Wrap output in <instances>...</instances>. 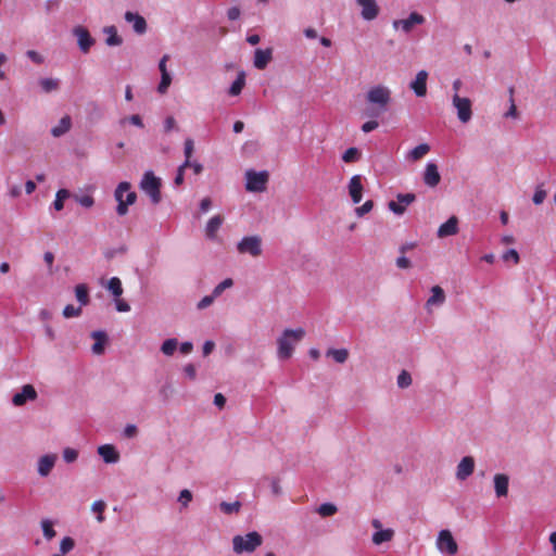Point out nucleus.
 I'll list each match as a JSON object with an SVG mask.
<instances>
[{
  "mask_svg": "<svg viewBox=\"0 0 556 556\" xmlns=\"http://www.w3.org/2000/svg\"><path fill=\"white\" fill-rule=\"evenodd\" d=\"M305 336L306 331L302 327L283 329L276 339L278 359L287 361L291 358L298 344Z\"/></svg>",
  "mask_w": 556,
  "mask_h": 556,
  "instance_id": "1",
  "label": "nucleus"
},
{
  "mask_svg": "<svg viewBox=\"0 0 556 556\" xmlns=\"http://www.w3.org/2000/svg\"><path fill=\"white\" fill-rule=\"evenodd\" d=\"M365 100L375 115L384 113L392 103V90L383 84L372 85L366 91Z\"/></svg>",
  "mask_w": 556,
  "mask_h": 556,
  "instance_id": "2",
  "label": "nucleus"
},
{
  "mask_svg": "<svg viewBox=\"0 0 556 556\" xmlns=\"http://www.w3.org/2000/svg\"><path fill=\"white\" fill-rule=\"evenodd\" d=\"M263 544V536L256 532L251 531L244 535H235L232 538V549L236 554L253 553Z\"/></svg>",
  "mask_w": 556,
  "mask_h": 556,
  "instance_id": "3",
  "label": "nucleus"
},
{
  "mask_svg": "<svg viewBox=\"0 0 556 556\" xmlns=\"http://www.w3.org/2000/svg\"><path fill=\"white\" fill-rule=\"evenodd\" d=\"M114 198L117 201L116 212L119 216H124L128 212V206L132 205L137 200L136 192L130 190V184L123 181L115 189Z\"/></svg>",
  "mask_w": 556,
  "mask_h": 556,
  "instance_id": "4",
  "label": "nucleus"
},
{
  "mask_svg": "<svg viewBox=\"0 0 556 556\" xmlns=\"http://www.w3.org/2000/svg\"><path fill=\"white\" fill-rule=\"evenodd\" d=\"M435 548L443 556H455L458 553V544L451 530L442 529L438 532Z\"/></svg>",
  "mask_w": 556,
  "mask_h": 556,
  "instance_id": "5",
  "label": "nucleus"
},
{
  "mask_svg": "<svg viewBox=\"0 0 556 556\" xmlns=\"http://www.w3.org/2000/svg\"><path fill=\"white\" fill-rule=\"evenodd\" d=\"M160 188L161 179L152 172H146L140 182V189L150 197L153 204H157L161 201Z\"/></svg>",
  "mask_w": 556,
  "mask_h": 556,
  "instance_id": "6",
  "label": "nucleus"
},
{
  "mask_svg": "<svg viewBox=\"0 0 556 556\" xmlns=\"http://www.w3.org/2000/svg\"><path fill=\"white\" fill-rule=\"evenodd\" d=\"M426 17L417 11H413L405 18H397L392 22V28L405 35L410 34L416 26L422 25Z\"/></svg>",
  "mask_w": 556,
  "mask_h": 556,
  "instance_id": "7",
  "label": "nucleus"
},
{
  "mask_svg": "<svg viewBox=\"0 0 556 556\" xmlns=\"http://www.w3.org/2000/svg\"><path fill=\"white\" fill-rule=\"evenodd\" d=\"M452 105L455 109L457 118L462 124H467L471 121L473 115L472 101L468 97L452 94Z\"/></svg>",
  "mask_w": 556,
  "mask_h": 556,
  "instance_id": "8",
  "label": "nucleus"
},
{
  "mask_svg": "<svg viewBox=\"0 0 556 556\" xmlns=\"http://www.w3.org/2000/svg\"><path fill=\"white\" fill-rule=\"evenodd\" d=\"M268 172H255L249 169L245 172V189L249 192H263L266 189L268 182Z\"/></svg>",
  "mask_w": 556,
  "mask_h": 556,
  "instance_id": "9",
  "label": "nucleus"
},
{
  "mask_svg": "<svg viewBox=\"0 0 556 556\" xmlns=\"http://www.w3.org/2000/svg\"><path fill=\"white\" fill-rule=\"evenodd\" d=\"M237 250L240 254H249L252 257H258L262 252V238L257 235L243 237L237 243Z\"/></svg>",
  "mask_w": 556,
  "mask_h": 556,
  "instance_id": "10",
  "label": "nucleus"
},
{
  "mask_svg": "<svg viewBox=\"0 0 556 556\" xmlns=\"http://www.w3.org/2000/svg\"><path fill=\"white\" fill-rule=\"evenodd\" d=\"M359 16L365 22L377 20L381 13L378 0H355Z\"/></svg>",
  "mask_w": 556,
  "mask_h": 556,
  "instance_id": "11",
  "label": "nucleus"
},
{
  "mask_svg": "<svg viewBox=\"0 0 556 556\" xmlns=\"http://www.w3.org/2000/svg\"><path fill=\"white\" fill-rule=\"evenodd\" d=\"M370 525L375 530L371 535V542L374 545L379 546L383 543L391 542L394 539L395 531L392 528H383V525L379 519H371Z\"/></svg>",
  "mask_w": 556,
  "mask_h": 556,
  "instance_id": "12",
  "label": "nucleus"
},
{
  "mask_svg": "<svg viewBox=\"0 0 556 556\" xmlns=\"http://www.w3.org/2000/svg\"><path fill=\"white\" fill-rule=\"evenodd\" d=\"M58 454L46 453L38 457L36 462V471L40 478H47L51 475L53 468L58 463Z\"/></svg>",
  "mask_w": 556,
  "mask_h": 556,
  "instance_id": "13",
  "label": "nucleus"
},
{
  "mask_svg": "<svg viewBox=\"0 0 556 556\" xmlns=\"http://www.w3.org/2000/svg\"><path fill=\"white\" fill-rule=\"evenodd\" d=\"M73 34L76 37L77 45L83 53H88L91 47L96 43L94 38L84 26L74 27Z\"/></svg>",
  "mask_w": 556,
  "mask_h": 556,
  "instance_id": "14",
  "label": "nucleus"
},
{
  "mask_svg": "<svg viewBox=\"0 0 556 556\" xmlns=\"http://www.w3.org/2000/svg\"><path fill=\"white\" fill-rule=\"evenodd\" d=\"M416 199L414 193H400L396 195V201H390L388 207L395 215H403L406 207L412 204Z\"/></svg>",
  "mask_w": 556,
  "mask_h": 556,
  "instance_id": "15",
  "label": "nucleus"
},
{
  "mask_svg": "<svg viewBox=\"0 0 556 556\" xmlns=\"http://www.w3.org/2000/svg\"><path fill=\"white\" fill-rule=\"evenodd\" d=\"M476 463L472 456L463 457L456 466L455 477L458 481L467 480L475 471Z\"/></svg>",
  "mask_w": 556,
  "mask_h": 556,
  "instance_id": "16",
  "label": "nucleus"
},
{
  "mask_svg": "<svg viewBox=\"0 0 556 556\" xmlns=\"http://www.w3.org/2000/svg\"><path fill=\"white\" fill-rule=\"evenodd\" d=\"M97 453L108 465L117 464L121 460V454L113 444L99 445L97 447Z\"/></svg>",
  "mask_w": 556,
  "mask_h": 556,
  "instance_id": "17",
  "label": "nucleus"
},
{
  "mask_svg": "<svg viewBox=\"0 0 556 556\" xmlns=\"http://www.w3.org/2000/svg\"><path fill=\"white\" fill-rule=\"evenodd\" d=\"M37 399V391L31 384H25L21 391L16 392L12 397V404L14 406H23L28 401H35Z\"/></svg>",
  "mask_w": 556,
  "mask_h": 556,
  "instance_id": "18",
  "label": "nucleus"
},
{
  "mask_svg": "<svg viewBox=\"0 0 556 556\" xmlns=\"http://www.w3.org/2000/svg\"><path fill=\"white\" fill-rule=\"evenodd\" d=\"M422 179L426 186L430 188L437 187L441 181L438 165L434 162H428L425 166Z\"/></svg>",
  "mask_w": 556,
  "mask_h": 556,
  "instance_id": "19",
  "label": "nucleus"
},
{
  "mask_svg": "<svg viewBox=\"0 0 556 556\" xmlns=\"http://www.w3.org/2000/svg\"><path fill=\"white\" fill-rule=\"evenodd\" d=\"M349 195L354 204L362 201L363 198V177L361 175H354L351 177L348 184Z\"/></svg>",
  "mask_w": 556,
  "mask_h": 556,
  "instance_id": "20",
  "label": "nucleus"
},
{
  "mask_svg": "<svg viewBox=\"0 0 556 556\" xmlns=\"http://www.w3.org/2000/svg\"><path fill=\"white\" fill-rule=\"evenodd\" d=\"M430 296L426 302V309L431 312L434 307L442 306L446 301V295L444 290L440 286H433L430 289Z\"/></svg>",
  "mask_w": 556,
  "mask_h": 556,
  "instance_id": "21",
  "label": "nucleus"
},
{
  "mask_svg": "<svg viewBox=\"0 0 556 556\" xmlns=\"http://www.w3.org/2000/svg\"><path fill=\"white\" fill-rule=\"evenodd\" d=\"M427 79L428 73L426 71H419L416 74L414 80L410 81L409 87L417 97H425L427 93Z\"/></svg>",
  "mask_w": 556,
  "mask_h": 556,
  "instance_id": "22",
  "label": "nucleus"
},
{
  "mask_svg": "<svg viewBox=\"0 0 556 556\" xmlns=\"http://www.w3.org/2000/svg\"><path fill=\"white\" fill-rule=\"evenodd\" d=\"M124 17L127 23L131 24L135 33L142 35L147 31V22L140 14L127 11Z\"/></svg>",
  "mask_w": 556,
  "mask_h": 556,
  "instance_id": "23",
  "label": "nucleus"
},
{
  "mask_svg": "<svg viewBox=\"0 0 556 556\" xmlns=\"http://www.w3.org/2000/svg\"><path fill=\"white\" fill-rule=\"evenodd\" d=\"M458 230V218L456 216H451L439 227L437 235L439 238H446L456 235Z\"/></svg>",
  "mask_w": 556,
  "mask_h": 556,
  "instance_id": "24",
  "label": "nucleus"
},
{
  "mask_svg": "<svg viewBox=\"0 0 556 556\" xmlns=\"http://www.w3.org/2000/svg\"><path fill=\"white\" fill-rule=\"evenodd\" d=\"M271 60L273 50L270 48L255 50L253 64L257 70H264Z\"/></svg>",
  "mask_w": 556,
  "mask_h": 556,
  "instance_id": "25",
  "label": "nucleus"
},
{
  "mask_svg": "<svg viewBox=\"0 0 556 556\" xmlns=\"http://www.w3.org/2000/svg\"><path fill=\"white\" fill-rule=\"evenodd\" d=\"M493 484L497 497H504L508 494L509 477L505 473H496L493 477Z\"/></svg>",
  "mask_w": 556,
  "mask_h": 556,
  "instance_id": "26",
  "label": "nucleus"
},
{
  "mask_svg": "<svg viewBox=\"0 0 556 556\" xmlns=\"http://www.w3.org/2000/svg\"><path fill=\"white\" fill-rule=\"evenodd\" d=\"M102 33L105 35V45L108 47H119L123 45L124 40L118 35L117 28L114 25L103 27Z\"/></svg>",
  "mask_w": 556,
  "mask_h": 556,
  "instance_id": "27",
  "label": "nucleus"
},
{
  "mask_svg": "<svg viewBox=\"0 0 556 556\" xmlns=\"http://www.w3.org/2000/svg\"><path fill=\"white\" fill-rule=\"evenodd\" d=\"M430 149L428 143H420L407 152L405 160L408 162H417L425 157L430 152Z\"/></svg>",
  "mask_w": 556,
  "mask_h": 556,
  "instance_id": "28",
  "label": "nucleus"
},
{
  "mask_svg": "<svg viewBox=\"0 0 556 556\" xmlns=\"http://www.w3.org/2000/svg\"><path fill=\"white\" fill-rule=\"evenodd\" d=\"M92 339H94V343L91 346V351L96 355H101L104 353L105 344L108 342V336L104 331H93L91 333Z\"/></svg>",
  "mask_w": 556,
  "mask_h": 556,
  "instance_id": "29",
  "label": "nucleus"
},
{
  "mask_svg": "<svg viewBox=\"0 0 556 556\" xmlns=\"http://www.w3.org/2000/svg\"><path fill=\"white\" fill-rule=\"evenodd\" d=\"M224 218L220 215H215L208 219L205 226V236L210 240L216 238L217 231L222 227Z\"/></svg>",
  "mask_w": 556,
  "mask_h": 556,
  "instance_id": "30",
  "label": "nucleus"
},
{
  "mask_svg": "<svg viewBox=\"0 0 556 556\" xmlns=\"http://www.w3.org/2000/svg\"><path fill=\"white\" fill-rule=\"evenodd\" d=\"M244 86H245V73L243 71H240L237 75V78L230 85V87L228 89V94L231 97L239 96L242 92Z\"/></svg>",
  "mask_w": 556,
  "mask_h": 556,
  "instance_id": "31",
  "label": "nucleus"
},
{
  "mask_svg": "<svg viewBox=\"0 0 556 556\" xmlns=\"http://www.w3.org/2000/svg\"><path fill=\"white\" fill-rule=\"evenodd\" d=\"M348 349H329L326 352V356L331 357L338 364H344L349 358Z\"/></svg>",
  "mask_w": 556,
  "mask_h": 556,
  "instance_id": "32",
  "label": "nucleus"
},
{
  "mask_svg": "<svg viewBox=\"0 0 556 556\" xmlns=\"http://www.w3.org/2000/svg\"><path fill=\"white\" fill-rule=\"evenodd\" d=\"M75 296L81 307L88 305L90 301L88 287L85 283L77 285L75 287Z\"/></svg>",
  "mask_w": 556,
  "mask_h": 556,
  "instance_id": "33",
  "label": "nucleus"
},
{
  "mask_svg": "<svg viewBox=\"0 0 556 556\" xmlns=\"http://www.w3.org/2000/svg\"><path fill=\"white\" fill-rule=\"evenodd\" d=\"M105 288L112 293L114 298H119L123 294L122 281L118 277H112Z\"/></svg>",
  "mask_w": 556,
  "mask_h": 556,
  "instance_id": "34",
  "label": "nucleus"
},
{
  "mask_svg": "<svg viewBox=\"0 0 556 556\" xmlns=\"http://www.w3.org/2000/svg\"><path fill=\"white\" fill-rule=\"evenodd\" d=\"M39 86L43 92L49 93L59 89L60 80L58 78H41L39 80Z\"/></svg>",
  "mask_w": 556,
  "mask_h": 556,
  "instance_id": "35",
  "label": "nucleus"
},
{
  "mask_svg": "<svg viewBox=\"0 0 556 556\" xmlns=\"http://www.w3.org/2000/svg\"><path fill=\"white\" fill-rule=\"evenodd\" d=\"M40 526L46 540L50 541L56 535V532L54 530V522L52 520L42 519Z\"/></svg>",
  "mask_w": 556,
  "mask_h": 556,
  "instance_id": "36",
  "label": "nucleus"
},
{
  "mask_svg": "<svg viewBox=\"0 0 556 556\" xmlns=\"http://www.w3.org/2000/svg\"><path fill=\"white\" fill-rule=\"evenodd\" d=\"M178 348V340L175 338L166 339L161 345V352L165 356H172Z\"/></svg>",
  "mask_w": 556,
  "mask_h": 556,
  "instance_id": "37",
  "label": "nucleus"
},
{
  "mask_svg": "<svg viewBox=\"0 0 556 556\" xmlns=\"http://www.w3.org/2000/svg\"><path fill=\"white\" fill-rule=\"evenodd\" d=\"M71 128V118L68 116H65L63 117L59 125L53 127L52 130H51V134L54 136V137H60L61 135L65 134L66 131H68Z\"/></svg>",
  "mask_w": 556,
  "mask_h": 556,
  "instance_id": "38",
  "label": "nucleus"
},
{
  "mask_svg": "<svg viewBox=\"0 0 556 556\" xmlns=\"http://www.w3.org/2000/svg\"><path fill=\"white\" fill-rule=\"evenodd\" d=\"M118 124L121 127H125L127 124H131L138 128H143L144 127V124L142 122V118L140 115L138 114H134V115H130V116H125L123 118H121L118 121Z\"/></svg>",
  "mask_w": 556,
  "mask_h": 556,
  "instance_id": "39",
  "label": "nucleus"
},
{
  "mask_svg": "<svg viewBox=\"0 0 556 556\" xmlns=\"http://www.w3.org/2000/svg\"><path fill=\"white\" fill-rule=\"evenodd\" d=\"M172 81H173V77L169 72H167L165 74H161V80L156 88L157 92L160 94H165L168 91V88L170 87Z\"/></svg>",
  "mask_w": 556,
  "mask_h": 556,
  "instance_id": "40",
  "label": "nucleus"
},
{
  "mask_svg": "<svg viewBox=\"0 0 556 556\" xmlns=\"http://www.w3.org/2000/svg\"><path fill=\"white\" fill-rule=\"evenodd\" d=\"M72 197L71 192L67 189H60L55 194V200L53 202V206L56 211H61L64 207V201Z\"/></svg>",
  "mask_w": 556,
  "mask_h": 556,
  "instance_id": "41",
  "label": "nucleus"
},
{
  "mask_svg": "<svg viewBox=\"0 0 556 556\" xmlns=\"http://www.w3.org/2000/svg\"><path fill=\"white\" fill-rule=\"evenodd\" d=\"M362 153L357 148H349L343 154H342V161L344 163H355L361 160Z\"/></svg>",
  "mask_w": 556,
  "mask_h": 556,
  "instance_id": "42",
  "label": "nucleus"
},
{
  "mask_svg": "<svg viewBox=\"0 0 556 556\" xmlns=\"http://www.w3.org/2000/svg\"><path fill=\"white\" fill-rule=\"evenodd\" d=\"M193 151H194V142L191 138H187L185 140V144H184V153H185V162L182 163V167H188L189 164H191V156L193 154Z\"/></svg>",
  "mask_w": 556,
  "mask_h": 556,
  "instance_id": "43",
  "label": "nucleus"
},
{
  "mask_svg": "<svg viewBox=\"0 0 556 556\" xmlns=\"http://www.w3.org/2000/svg\"><path fill=\"white\" fill-rule=\"evenodd\" d=\"M72 197L79 205H81L85 208H90L94 204V199L90 194H73Z\"/></svg>",
  "mask_w": 556,
  "mask_h": 556,
  "instance_id": "44",
  "label": "nucleus"
},
{
  "mask_svg": "<svg viewBox=\"0 0 556 556\" xmlns=\"http://www.w3.org/2000/svg\"><path fill=\"white\" fill-rule=\"evenodd\" d=\"M412 376L407 370H402L396 378V384L400 389H407L412 386Z\"/></svg>",
  "mask_w": 556,
  "mask_h": 556,
  "instance_id": "45",
  "label": "nucleus"
},
{
  "mask_svg": "<svg viewBox=\"0 0 556 556\" xmlns=\"http://www.w3.org/2000/svg\"><path fill=\"white\" fill-rule=\"evenodd\" d=\"M219 508L224 514L231 515L237 514L241 508V503L236 501L232 503L222 502Z\"/></svg>",
  "mask_w": 556,
  "mask_h": 556,
  "instance_id": "46",
  "label": "nucleus"
},
{
  "mask_svg": "<svg viewBox=\"0 0 556 556\" xmlns=\"http://www.w3.org/2000/svg\"><path fill=\"white\" fill-rule=\"evenodd\" d=\"M79 452L74 447H65L62 451L63 460L66 464H73L78 459Z\"/></svg>",
  "mask_w": 556,
  "mask_h": 556,
  "instance_id": "47",
  "label": "nucleus"
},
{
  "mask_svg": "<svg viewBox=\"0 0 556 556\" xmlns=\"http://www.w3.org/2000/svg\"><path fill=\"white\" fill-rule=\"evenodd\" d=\"M232 286L233 280L231 278H226L213 289L212 293L217 299L225 290L230 289Z\"/></svg>",
  "mask_w": 556,
  "mask_h": 556,
  "instance_id": "48",
  "label": "nucleus"
},
{
  "mask_svg": "<svg viewBox=\"0 0 556 556\" xmlns=\"http://www.w3.org/2000/svg\"><path fill=\"white\" fill-rule=\"evenodd\" d=\"M106 504L103 501H96L91 505V511L97 514V520L98 522L104 521L103 513L105 510Z\"/></svg>",
  "mask_w": 556,
  "mask_h": 556,
  "instance_id": "49",
  "label": "nucleus"
},
{
  "mask_svg": "<svg viewBox=\"0 0 556 556\" xmlns=\"http://www.w3.org/2000/svg\"><path fill=\"white\" fill-rule=\"evenodd\" d=\"M337 510H338V508L336 505H333L331 503H324L318 507L317 513L321 517H330V516H333L337 513Z\"/></svg>",
  "mask_w": 556,
  "mask_h": 556,
  "instance_id": "50",
  "label": "nucleus"
},
{
  "mask_svg": "<svg viewBox=\"0 0 556 556\" xmlns=\"http://www.w3.org/2000/svg\"><path fill=\"white\" fill-rule=\"evenodd\" d=\"M75 547V541L71 536H64L60 542V554L66 555Z\"/></svg>",
  "mask_w": 556,
  "mask_h": 556,
  "instance_id": "51",
  "label": "nucleus"
},
{
  "mask_svg": "<svg viewBox=\"0 0 556 556\" xmlns=\"http://www.w3.org/2000/svg\"><path fill=\"white\" fill-rule=\"evenodd\" d=\"M192 498H193V495H192L191 491H189L188 489H184L179 492L177 501L181 505L182 508H187L189 506V504L191 503Z\"/></svg>",
  "mask_w": 556,
  "mask_h": 556,
  "instance_id": "52",
  "label": "nucleus"
},
{
  "mask_svg": "<svg viewBox=\"0 0 556 556\" xmlns=\"http://www.w3.org/2000/svg\"><path fill=\"white\" fill-rule=\"evenodd\" d=\"M83 313L81 306H74L72 304H68L63 309V316L65 318H74L79 317Z\"/></svg>",
  "mask_w": 556,
  "mask_h": 556,
  "instance_id": "53",
  "label": "nucleus"
},
{
  "mask_svg": "<svg viewBox=\"0 0 556 556\" xmlns=\"http://www.w3.org/2000/svg\"><path fill=\"white\" fill-rule=\"evenodd\" d=\"M502 260L504 262H511L513 264L517 265L520 262V256L517 250L509 249L502 254Z\"/></svg>",
  "mask_w": 556,
  "mask_h": 556,
  "instance_id": "54",
  "label": "nucleus"
},
{
  "mask_svg": "<svg viewBox=\"0 0 556 556\" xmlns=\"http://www.w3.org/2000/svg\"><path fill=\"white\" fill-rule=\"evenodd\" d=\"M504 117L513 118V119L518 118V111H517V106L515 104V100L513 97V90H510L509 108H508L507 112L504 114Z\"/></svg>",
  "mask_w": 556,
  "mask_h": 556,
  "instance_id": "55",
  "label": "nucleus"
},
{
  "mask_svg": "<svg viewBox=\"0 0 556 556\" xmlns=\"http://www.w3.org/2000/svg\"><path fill=\"white\" fill-rule=\"evenodd\" d=\"M546 197V190H544L542 187H536L532 197V201L535 205H540L545 201Z\"/></svg>",
  "mask_w": 556,
  "mask_h": 556,
  "instance_id": "56",
  "label": "nucleus"
},
{
  "mask_svg": "<svg viewBox=\"0 0 556 556\" xmlns=\"http://www.w3.org/2000/svg\"><path fill=\"white\" fill-rule=\"evenodd\" d=\"M123 435L126 439H134L138 435V427L134 424H127L123 429Z\"/></svg>",
  "mask_w": 556,
  "mask_h": 556,
  "instance_id": "57",
  "label": "nucleus"
},
{
  "mask_svg": "<svg viewBox=\"0 0 556 556\" xmlns=\"http://www.w3.org/2000/svg\"><path fill=\"white\" fill-rule=\"evenodd\" d=\"M374 207V202L371 200L366 201L362 206L355 208V214L358 217H363L368 214Z\"/></svg>",
  "mask_w": 556,
  "mask_h": 556,
  "instance_id": "58",
  "label": "nucleus"
},
{
  "mask_svg": "<svg viewBox=\"0 0 556 556\" xmlns=\"http://www.w3.org/2000/svg\"><path fill=\"white\" fill-rule=\"evenodd\" d=\"M215 296L213 295V293H211L210 295H205L204 298H202L198 304H197V308L198 309H205L207 308L208 306H211L213 304V302L215 301Z\"/></svg>",
  "mask_w": 556,
  "mask_h": 556,
  "instance_id": "59",
  "label": "nucleus"
},
{
  "mask_svg": "<svg viewBox=\"0 0 556 556\" xmlns=\"http://www.w3.org/2000/svg\"><path fill=\"white\" fill-rule=\"evenodd\" d=\"M182 371L189 380H192V381L195 380L197 367L193 364L189 363V364L185 365L182 368Z\"/></svg>",
  "mask_w": 556,
  "mask_h": 556,
  "instance_id": "60",
  "label": "nucleus"
},
{
  "mask_svg": "<svg viewBox=\"0 0 556 556\" xmlns=\"http://www.w3.org/2000/svg\"><path fill=\"white\" fill-rule=\"evenodd\" d=\"M115 307H116V311L119 313H127L130 311V305L125 300H123L121 296L115 298Z\"/></svg>",
  "mask_w": 556,
  "mask_h": 556,
  "instance_id": "61",
  "label": "nucleus"
},
{
  "mask_svg": "<svg viewBox=\"0 0 556 556\" xmlns=\"http://www.w3.org/2000/svg\"><path fill=\"white\" fill-rule=\"evenodd\" d=\"M26 55L29 60L35 62L36 64H41L43 62V58L35 50H28Z\"/></svg>",
  "mask_w": 556,
  "mask_h": 556,
  "instance_id": "62",
  "label": "nucleus"
},
{
  "mask_svg": "<svg viewBox=\"0 0 556 556\" xmlns=\"http://www.w3.org/2000/svg\"><path fill=\"white\" fill-rule=\"evenodd\" d=\"M270 490H271L273 494L276 496L281 494L282 489L280 485V481L278 479L274 478L270 480Z\"/></svg>",
  "mask_w": 556,
  "mask_h": 556,
  "instance_id": "63",
  "label": "nucleus"
},
{
  "mask_svg": "<svg viewBox=\"0 0 556 556\" xmlns=\"http://www.w3.org/2000/svg\"><path fill=\"white\" fill-rule=\"evenodd\" d=\"M548 543L551 545L553 556H556V531L549 533Z\"/></svg>",
  "mask_w": 556,
  "mask_h": 556,
  "instance_id": "64",
  "label": "nucleus"
}]
</instances>
